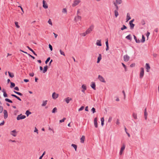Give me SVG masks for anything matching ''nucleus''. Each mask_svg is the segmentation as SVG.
<instances>
[{
	"instance_id": "1",
	"label": "nucleus",
	"mask_w": 159,
	"mask_h": 159,
	"mask_svg": "<svg viewBox=\"0 0 159 159\" xmlns=\"http://www.w3.org/2000/svg\"><path fill=\"white\" fill-rule=\"evenodd\" d=\"M80 2L81 1L80 0H75L73 2L72 6L74 7H75L79 5Z\"/></svg>"
},
{
	"instance_id": "2",
	"label": "nucleus",
	"mask_w": 159,
	"mask_h": 159,
	"mask_svg": "<svg viewBox=\"0 0 159 159\" xmlns=\"http://www.w3.org/2000/svg\"><path fill=\"white\" fill-rule=\"evenodd\" d=\"M26 118V116L25 115H23L22 114H20L17 116L16 117L17 120H22L25 119Z\"/></svg>"
},
{
	"instance_id": "3",
	"label": "nucleus",
	"mask_w": 159,
	"mask_h": 159,
	"mask_svg": "<svg viewBox=\"0 0 159 159\" xmlns=\"http://www.w3.org/2000/svg\"><path fill=\"white\" fill-rule=\"evenodd\" d=\"M140 72L139 75V77L140 79L143 78L144 75V69L143 67L140 68Z\"/></svg>"
},
{
	"instance_id": "4",
	"label": "nucleus",
	"mask_w": 159,
	"mask_h": 159,
	"mask_svg": "<svg viewBox=\"0 0 159 159\" xmlns=\"http://www.w3.org/2000/svg\"><path fill=\"white\" fill-rule=\"evenodd\" d=\"M93 25H91L90 27L88 28L86 31V33H87L88 34L90 33L91 31L93 30Z\"/></svg>"
},
{
	"instance_id": "5",
	"label": "nucleus",
	"mask_w": 159,
	"mask_h": 159,
	"mask_svg": "<svg viewBox=\"0 0 159 159\" xmlns=\"http://www.w3.org/2000/svg\"><path fill=\"white\" fill-rule=\"evenodd\" d=\"M134 21V20H130L129 22L130 27V29L131 30L133 29L135 26V25L133 23V22Z\"/></svg>"
},
{
	"instance_id": "6",
	"label": "nucleus",
	"mask_w": 159,
	"mask_h": 159,
	"mask_svg": "<svg viewBox=\"0 0 159 159\" xmlns=\"http://www.w3.org/2000/svg\"><path fill=\"white\" fill-rule=\"evenodd\" d=\"M125 145L124 144H123L122 147L121 148H120V151L119 153H120V155H121L122 154L125 148Z\"/></svg>"
},
{
	"instance_id": "7",
	"label": "nucleus",
	"mask_w": 159,
	"mask_h": 159,
	"mask_svg": "<svg viewBox=\"0 0 159 159\" xmlns=\"http://www.w3.org/2000/svg\"><path fill=\"white\" fill-rule=\"evenodd\" d=\"M123 58L124 61L126 62L128 61L129 59V57L127 55H124Z\"/></svg>"
},
{
	"instance_id": "8",
	"label": "nucleus",
	"mask_w": 159,
	"mask_h": 159,
	"mask_svg": "<svg viewBox=\"0 0 159 159\" xmlns=\"http://www.w3.org/2000/svg\"><path fill=\"white\" fill-rule=\"evenodd\" d=\"M98 79L100 81L103 83H105L106 81L104 78L101 75H99L98 76Z\"/></svg>"
},
{
	"instance_id": "9",
	"label": "nucleus",
	"mask_w": 159,
	"mask_h": 159,
	"mask_svg": "<svg viewBox=\"0 0 159 159\" xmlns=\"http://www.w3.org/2000/svg\"><path fill=\"white\" fill-rule=\"evenodd\" d=\"M43 6L45 9H47L48 8V5L45 0L43 1Z\"/></svg>"
},
{
	"instance_id": "10",
	"label": "nucleus",
	"mask_w": 159,
	"mask_h": 159,
	"mask_svg": "<svg viewBox=\"0 0 159 159\" xmlns=\"http://www.w3.org/2000/svg\"><path fill=\"white\" fill-rule=\"evenodd\" d=\"M4 117L5 119H6L8 117V113L7 111L6 110L3 111Z\"/></svg>"
},
{
	"instance_id": "11",
	"label": "nucleus",
	"mask_w": 159,
	"mask_h": 159,
	"mask_svg": "<svg viewBox=\"0 0 159 159\" xmlns=\"http://www.w3.org/2000/svg\"><path fill=\"white\" fill-rule=\"evenodd\" d=\"M58 96V94H56L55 92H54L53 93L52 97L53 99H56L57 98Z\"/></svg>"
},
{
	"instance_id": "12",
	"label": "nucleus",
	"mask_w": 159,
	"mask_h": 159,
	"mask_svg": "<svg viewBox=\"0 0 159 159\" xmlns=\"http://www.w3.org/2000/svg\"><path fill=\"white\" fill-rule=\"evenodd\" d=\"M122 0H116L115 2H114V4H116L117 5L118 4H120L122 3Z\"/></svg>"
},
{
	"instance_id": "13",
	"label": "nucleus",
	"mask_w": 159,
	"mask_h": 159,
	"mask_svg": "<svg viewBox=\"0 0 159 159\" xmlns=\"http://www.w3.org/2000/svg\"><path fill=\"white\" fill-rule=\"evenodd\" d=\"M94 123L95 127L96 128L98 127V124L97 122V118L96 117L94 118Z\"/></svg>"
},
{
	"instance_id": "14",
	"label": "nucleus",
	"mask_w": 159,
	"mask_h": 159,
	"mask_svg": "<svg viewBox=\"0 0 159 159\" xmlns=\"http://www.w3.org/2000/svg\"><path fill=\"white\" fill-rule=\"evenodd\" d=\"M91 86L93 89L94 90H96V84L94 82H91Z\"/></svg>"
},
{
	"instance_id": "15",
	"label": "nucleus",
	"mask_w": 159,
	"mask_h": 159,
	"mask_svg": "<svg viewBox=\"0 0 159 159\" xmlns=\"http://www.w3.org/2000/svg\"><path fill=\"white\" fill-rule=\"evenodd\" d=\"M83 89L81 91L83 93H84L85 90H86L87 87L84 84H83L81 86Z\"/></svg>"
},
{
	"instance_id": "16",
	"label": "nucleus",
	"mask_w": 159,
	"mask_h": 159,
	"mask_svg": "<svg viewBox=\"0 0 159 159\" xmlns=\"http://www.w3.org/2000/svg\"><path fill=\"white\" fill-rule=\"evenodd\" d=\"M48 67L47 65L44 66L43 70V73H46L48 70Z\"/></svg>"
},
{
	"instance_id": "17",
	"label": "nucleus",
	"mask_w": 159,
	"mask_h": 159,
	"mask_svg": "<svg viewBox=\"0 0 159 159\" xmlns=\"http://www.w3.org/2000/svg\"><path fill=\"white\" fill-rule=\"evenodd\" d=\"M146 68L147 69V71L148 72L149 71V70L150 69V67L148 63H146Z\"/></svg>"
},
{
	"instance_id": "18",
	"label": "nucleus",
	"mask_w": 159,
	"mask_h": 159,
	"mask_svg": "<svg viewBox=\"0 0 159 159\" xmlns=\"http://www.w3.org/2000/svg\"><path fill=\"white\" fill-rule=\"evenodd\" d=\"M11 134L14 137H15L16 136V130H14L11 131Z\"/></svg>"
},
{
	"instance_id": "19",
	"label": "nucleus",
	"mask_w": 159,
	"mask_h": 159,
	"mask_svg": "<svg viewBox=\"0 0 159 159\" xmlns=\"http://www.w3.org/2000/svg\"><path fill=\"white\" fill-rule=\"evenodd\" d=\"M101 59H102L101 54H99L98 55V57L97 61V63H99L100 62V61H101Z\"/></svg>"
},
{
	"instance_id": "20",
	"label": "nucleus",
	"mask_w": 159,
	"mask_h": 159,
	"mask_svg": "<svg viewBox=\"0 0 159 159\" xmlns=\"http://www.w3.org/2000/svg\"><path fill=\"white\" fill-rule=\"evenodd\" d=\"M72 100L71 98H70L69 97H67L65 99V101L66 103L67 104L69 103L70 102V101Z\"/></svg>"
},
{
	"instance_id": "21",
	"label": "nucleus",
	"mask_w": 159,
	"mask_h": 159,
	"mask_svg": "<svg viewBox=\"0 0 159 159\" xmlns=\"http://www.w3.org/2000/svg\"><path fill=\"white\" fill-rule=\"evenodd\" d=\"M11 95L12 97H14L15 98H17L18 100H19L20 101H21V99L20 98V97L17 96H16V95H15L14 94H11Z\"/></svg>"
},
{
	"instance_id": "22",
	"label": "nucleus",
	"mask_w": 159,
	"mask_h": 159,
	"mask_svg": "<svg viewBox=\"0 0 159 159\" xmlns=\"http://www.w3.org/2000/svg\"><path fill=\"white\" fill-rule=\"evenodd\" d=\"M134 39L136 42L137 43H140V41L139 39H137L136 37L134 35H133Z\"/></svg>"
},
{
	"instance_id": "23",
	"label": "nucleus",
	"mask_w": 159,
	"mask_h": 159,
	"mask_svg": "<svg viewBox=\"0 0 159 159\" xmlns=\"http://www.w3.org/2000/svg\"><path fill=\"white\" fill-rule=\"evenodd\" d=\"M147 115H148V113L147 112V109H146V108H145L144 110V116L145 119L146 120L147 119Z\"/></svg>"
},
{
	"instance_id": "24",
	"label": "nucleus",
	"mask_w": 159,
	"mask_h": 159,
	"mask_svg": "<svg viewBox=\"0 0 159 159\" xmlns=\"http://www.w3.org/2000/svg\"><path fill=\"white\" fill-rule=\"evenodd\" d=\"M75 20H80L82 19V17L80 15H77V16L75 17Z\"/></svg>"
},
{
	"instance_id": "25",
	"label": "nucleus",
	"mask_w": 159,
	"mask_h": 159,
	"mask_svg": "<svg viewBox=\"0 0 159 159\" xmlns=\"http://www.w3.org/2000/svg\"><path fill=\"white\" fill-rule=\"evenodd\" d=\"M96 44L97 46H101L102 45L101 43V40H98Z\"/></svg>"
},
{
	"instance_id": "26",
	"label": "nucleus",
	"mask_w": 159,
	"mask_h": 159,
	"mask_svg": "<svg viewBox=\"0 0 159 159\" xmlns=\"http://www.w3.org/2000/svg\"><path fill=\"white\" fill-rule=\"evenodd\" d=\"M8 73L10 77L13 78L14 77V75L13 73H11L10 71H8Z\"/></svg>"
},
{
	"instance_id": "27",
	"label": "nucleus",
	"mask_w": 159,
	"mask_h": 159,
	"mask_svg": "<svg viewBox=\"0 0 159 159\" xmlns=\"http://www.w3.org/2000/svg\"><path fill=\"white\" fill-rule=\"evenodd\" d=\"M85 137L84 136H82L80 138V142L84 143V142Z\"/></svg>"
},
{
	"instance_id": "28",
	"label": "nucleus",
	"mask_w": 159,
	"mask_h": 159,
	"mask_svg": "<svg viewBox=\"0 0 159 159\" xmlns=\"http://www.w3.org/2000/svg\"><path fill=\"white\" fill-rule=\"evenodd\" d=\"M125 38L128 40H129L130 41L131 40H132V38L131 37V35L130 34H129L127 36L125 37Z\"/></svg>"
},
{
	"instance_id": "29",
	"label": "nucleus",
	"mask_w": 159,
	"mask_h": 159,
	"mask_svg": "<svg viewBox=\"0 0 159 159\" xmlns=\"http://www.w3.org/2000/svg\"><path fill=\"white\" fill-rule=\"evenodd\" d=\"M101 125L102 126H103L104 125V117H102L101 118Z\"/></svg>"
},
{
	"instance_id": "30",
	"label": "nucleus",
	"mask_w": 159,
	"mask_h": 159,
	"mask_svg": "<svg viewBox=\"0 0 159 159\" xmlns=\"http://www.w3.org/2000/svg\"><path fill=\"white\" fill-rule=\"evenodd\" d=\"M31 114V112L29 110H27L25 113V114L27 116H28L30 115Z\"/></svg>"
},
{
	"instance_id": "31",
	"label": "nucleus",
	"mask_w": 159,
	"mask_h": 159,
	"mask_svg": "<svg viewBox=\"0 0 159 159\" xmlns=\"http://www.w3.org/2000/svg\"><path fill=\"white\" fill-rule=\"evenodd\" d=\"M71 146L72 147H73L74 148L75 151H77V145L74 144H72Z\"/></svg>"
},
{
	"instance_id": "32",
	"label": "nucleus",
	"mask_w": 159,
	"mask_h": 159,
	"mask_svg": "<svg viewBox=\"0 0 159 159\" xmlns=\"http://www.w3.org/2000/svg\"><path fill=\"white\" fill-rule=\"evenodd\" d=\"M13 92L14 93H16V94H17V95H18L19 96H23V94L22 93H21L19 92H18L16 91L15 90H14L13 91Z\"/></svg>"
},
{
	"instance_id": "33",
	"label": "nucleus",
	"mask_w": 159,
	"mask_h": 159,
	"mask_svg": "<svg viewBox=\"0 0 159 159\" xmlns=\"http://www.w3.org/2000/svg\"><path fill=\"white\" fill-rule=\"evenodd\" d=\"M10 87L11 88H13L15 87V84L14 83L10 82Z\"/></svg>"
},
{
	"instance_id": "34",
	"label": "nucleus",
	"mask_w": 159,
	"mask_h": 159,
	"mask_svg": "<svg viewBox=\"0 0 159 159\" xmlns=\"http://www.w3.org/2000/svg\"><path fill=\"white\" fill-rule=\"evenodd\" d=\"M140 41L142 43H144L145 41V37L143 35L142 36V39Z\"/></svg>"
},
{
	"instance_id": "35",
	"label": "nucleus",
	"mask_w": 159,
	"mask_h": 159,
	"mask_svg": "<svg viewBox=\"0 0 159 159\" xmlns=\"http://www.w3.org/2000/svg\"><path fill=\"white\" fill-rule=\"evenodd\" d=\"M47 102H48L47 100L43 101L42 104V106L43 107L45 106L46 105V104H47Z\"/></svg>"
},
{
	"instance_id": "36",
	"label": "nucleus",
	"mask_w": 159,
	"mask_h": 159,
	"mask_svg": "<svg viewBox=\"0 0 159 159\" xmlns=\"http://www.w3.org/2000/svg\"><path fill=\"white\" fill-rule=\"evenodd\" d=\"M57 107H55L53 109H52V113H55L56 112H57Z\"/></svg>"
},
{
	"instance_id": "37",
	"label": "nucleus",
	"mask_w": 159,
	"mask_h": 159,
	"mask_svg": "<svg viewBox=\"0 0 159 159\" xmlns=\"http://www.w3.org/2000/svg\"><path fill=\"white\" fill-rule=\"evenodd\" d=\"M5 100L6 102H8L9 103H12L13 102L11 100L7 98H5Z\"/></svg>"
},
{
	"instance_id": "38",
	"label": "nucleus",
	"mask_w": 159,
	"mask_h": 159,
	"mask_svg": "<svg viewBox=\"0 0 159 159\" xmlns=\"http://www.w3.org/2000/svg\"><path fill=\"white\" fill-rule=\"evenodd\" d=\"M127 28V27L125 25H123L122 27L121 28V30H123L125 29H126Z\"/></svg>"
},
{
	"instance_id": "39",
	"label": "nucleus",
	"mask_w": 159,
	"mask_h": 159,
	"mask_svg": "<svg viewBox=\"0 0 159 159\" xmlns=\"http://www.w3.org/2000/svg\"><path fill=\"white\" fill-rule=\"evenodd\" d=\"M131 19L130 14L129 13H127V20H129Z\"/></svg>"
},
{
	"instance_id": "40",
	"label": "nucleus",
	"mask_w": 159,
	"mask_h": 159,
	"mask_svg": "<svg viewBox=\"0 0 159 159\" xmlns=\"http://www.w3.org/2000/svg\"><path fill=\"white\" fill-rule=\"evenodd\" d=\"M67 11V10L66 8H63L62 10V12L64 14H66Z\"/></svg>"
},
{
	"instance_id": "41",
	"label": "nucleus",
	"mask_w": 159,
	"mask_h": 159,
	"mask_svg": "<svg viewBox=\"0 0 159 159\" xmlns=\"http://www.w3.org/2000/svg\"><path fill=\"white\" fill-rule=\"evenodd\" d=\"M133 116L134 119H137V116L136 114H135L134 113H133Z\"/></svg>"
},
{
	"instance_id": "42",
	"label": "nucleus",
	"mask_w": 159,
	"mask_h": 159,
	"mask_svg": "<svg viewBox=\"0 0 159 159\" xmlns=\"http://www.w3.org/2000/svg\"><path fill=\"white\" fill-rule=\"evenodd\" d=\"M50 60V57H48L45 61V64H47L48 63L49 61Z\"/></svg>"
},
{
	"instance_id": "43",
	"label": "nucleus",
	"mask_w": 159,
	"mask_h": 159,
	"mask_svg": "<svg viewBox=\"0 0 159 159\" xmlns=\"http://www.w3.org/2000/svg\"><path fill=\"white\" fill-rule=\"evenodd\" d=\"M15 24L16 26V27L17 28H20V26L18 25V23L17 22L15 21Z\"/></svg>"
},
{
	"instance_id": "44",
	"label": "nucleus",
	"mask_w": 159,
	"mask_h": 159,
	"mask_svg": "<svg viewBox=\"0 0 159 159\" xmlns=\"http://www.w3.org/2000/svg\"><path fill=\"white\" fill-rule=\"evenodd\" d=\"M91 111L93 112V113H94L96 112V109L95 108L93 107L91 110Z\"/></svg>"
},
{
	"instance_id": "45",
	"label": "nucleus",
	"mask_w": 159,
	"mask_h": 159,
	"mask_svg": "<svg viewBox=\"0 0 159 159\" xmlns=\"http://www.w3.org/2000/svg\"><path fill=\"white\" fill-rule=\"evenodd\" d=\"M27 48L30 50V51H31L33 53L34 52L32 48H30L29 46H27Z\"/></svg>"
},
{
	"instance_id": "46",
	"label": "nucleus",
	"mask_w": 159,
	"mask_h": 159,
	"mask_svg": "<svg viewBox=\"0 0 159 159\" xmlns=\"http://www.w3.org/2000/svg\"><path fill=\"white\" fill-rule=\"evenodd\" d=\"M3 110V107L2 106H0V113H2Z\"/></svg>"
},
{
	"instance_id": "47",
	"label": "nucleus",
	"mask_w": 159,
	"mask_h": 159,
	"mask_svg": "<svg viewBox=\"0 0 159 159\" xmlns=\"http://www.w3.org/2000/svg\"><path fill=\"white\" fill-rule=\"evenodd\" d=\"M115 15L116 17L118 16V11H115Z\"/></svg>"
},
{
	"instance_id": "48",
	"label": "nucleus",
	"mask_w": 159,
	"mask_h": 159,
	"mask_svg": "<svg viewBox=\"0 0 159 159\" xmlns=\"http://www.w3.org/2000/svg\"><path fill=\"white\" fill-rule=\"evenodd\" d=\"M66 118H63L62 120H60V123H62L63 122H64V121L66 120Z\"/></svg>"
},
{
	"instance_id": "49",
	"label": "nucleus",
	"mask_w": 159,
	"mask_h": 159,
	"mask_svg": "<svg viewBox=\"0 0 159 159\" xmlns=\"http://www.w3.org/2000/svg\"><path fill=\"white\" fill-rule=\"evenodd\" d=\"M59 51H60V54L61 55H62L64 56H65V54L64 52L63 51H62L61 49H60Z\"/></svg>"
},
{
	"instance_id": "50",
	"label": "nucleus",
	"mask_w": 159,
	"mask_h": 159,
	"mask_svg": "<svg viewBox=\"0 0 159 159\" xmlns=\"http://www.w3.org/2000/svg\"><path fill=\"white\" fill-rule=\"evenodd\" d=\"M84 108V107L83 106H81L78 110L79 111H82Z\"/></svg>"
},
{
	"instance_id": "51",
	"label": "nucleus",
	"mask_w": 159,
	"mask_h": 159,
	"mask_svg": "<svg viewBox=\"0 0 159 159\" xmlns=\"http://www.w3.org/2000/svg\"><path fill=\"white\" fill-rule=\"evenodd\" d=\"M114 4V6H115L116 8V10L115 11H118V9H119L118 5L116 4Z\"/></svg>"
},
{
	"instance_id": "52",
	"label": "nucleus",
	"mask_w": 159,
	"mask_h": 159,
	"mask_svg": "<svg viewBox=\"0 0 159 159\" xmlns=\"http://www.w3.org/2000/svg\"><path fill=\"white\" fill-rule=\"evenodd\" d=\"M49 48L51 51L52 50V46L49 44L48 45Z\"/></svg>"
},
{
	"instance_id": "53",
	"label": "nucleus",
	"mask_w": 159,
	"mask_h": 159,
	"mask_svg": "<svg viewBox=\"0 0 159 159\" xmlns=\"http://www.w3.org/2000/svg\"><path fill=\"white\" fill-rule=\"evenodd\" d=\"M80 9H78L77 11V15H80Z\"/></svg>"
},
{
	"instance_id": "54",
	"label": "nucleus",
	"mask_w": 159,
	"mask_h": 159,
	"mask_svg": "<svg viewBox=\"0 0 159 159\" xmlns=\"http://www.w3.org/2000/svg\"><path fill=\"white\" fill-rule=\"evenodd\" d=\"M3 95L4 97H8V95H7V94L6 93V92H4V93L3 94Z\"/></svg>"
},
{
	"instance_id": "55",
	"label": "nucleus",
	"mask_w": 159,
	"mask_h": 159,
	"mask_svg": "<svg viewBox=\"0 0 159 159\" xmlns=\"http://www.w3.org/2000/svg\"><path fill=\"white\" fill-rule=\"evenodd\" d=\"M112 118L111 116H110L108 119V122H110L112 120Z\"/></svg>"
},
{
	"instance_id": "56",
	"label": "nucleus",
	"mask_w": 159,
	"mask_h": 159,
	"mask_svg": "<svg viewBox=\"0 0 159 159\" xmlns=\"http://www.w3.org/2000/svg\"><path fill=\"white\" fill-rule=\"evenodd\" d=\"M87 34H88L87 33H86V32H84V33H82L81 34V35H82L83 36H85Z\"/></svg>"
},
{
	"instance_id": "57",
	"label": "nucleus",
	"mask_w": 159,
	"mask_h": 159,
	"mask_svg": "<svg viewBox=\"0 0 159 159\" xmlns=\"http://www.w3.org/2000/svg\"><path fill=\"white\" fill-rule=\"evenodd\" d=\"M135 63H132L130 65V66L131 67H134L135 66Z\"/></svg>"
},
{
	"instance_id": "58",
	"label": "nucleus",
	"mask_w": 159,
	"mask_h": 159,
	"mask_svg": "<svg viewBox=\"0 0 159 159\" xmlns=\"http://www.w3.org/2000/svg\"><path fill=\"white\" fill-rule=\"evenodd\" d=\"M106 46L109 45H108V39H107L106 40V42H105Z\"/></svg>"
},
{
	"instance_id": "59",
	"label": "nucleus",
	"mask_w": 159,
	"mask_h": 159,
	"mask_svg": "<svg viewBox=\"0 0 159 159\" xmlns=\"http://www.w3.org/2000/svg\"><path fill=\"white\" fill-rule=\"evenodd\" d=\"M14 89L16 91H19V88L17 86L15 87Z\"/></svg>"
},
{
	"instance_id": "60",
	"label": "nucleus",
	"mask_w": 159,
	"mask_h": 159,
	"mask_svg": "<svg viewBox=\"0 0 159 159\" xmlns=\"http://www.w3.org/2000/svg\"><path fill=\"white\" fill-rule=\"evenodd\" d=\"M150 33L148 32H147V33L146 34V36L148 38H148L149 36L150 35Z\"/></svg>"
},
{
	"instance_id": "61",
	"label": "nucleus",
	"mask_w": 159,
	"mask_h": 159,
	"mask_svg": "<svg viewBox=\"0 0 159 159\" xmlns=\"http://www.w3.org/2000/svg\"><path fill=\"white\" fill-rule=\"evenodd\" d=\"M29 75L31 77H33L34 75V73H30Z\"/></svg>"
},
{
	"instance_id": "62",
	"label": "nucleus",
	"mask_w": 159,
	"mask_h": 159,
	"mask_svg": "<svg viewBox=\"0 0 159 159\" xmlns=\"http://www.w3.org/2000/svg\"><path fill=\"white\" fill-rule=\"evenodd\" d=\"M4 123H5L4 121L3 120L2 123H0V126L4 125Z\"/></svg>"
},
{
	"instance_id": "63",
	"label": "nucleus",
	"mask_w": 159,
	"mask_h": 159,
	"mask_svg": "<svg viewBox=\"0 0 159 159\" xmlns=\"http://www.w3.org/2000/svg\"><path fill=\"white\" fill-rule=\"evenodd\" d=\"M24 82L27 83L29 81V80L27 79H25L24 80Z\"/></svg>"
},
{
	"instance_id": "64",
	"label": "nucleus",
	"mask_w": 159,
	"mask_h": 159,
	"mask_svg": "<svg viewBox=\"0 0 159 159\" xmlns=\"http://www.w3.org/2000/svg\"><path fill=\"white\" fill-rule=\"evenodd\" d=\"M48 22L49 24L51 25H52V20H48Z\"/></svg>"
}]
</instances>
